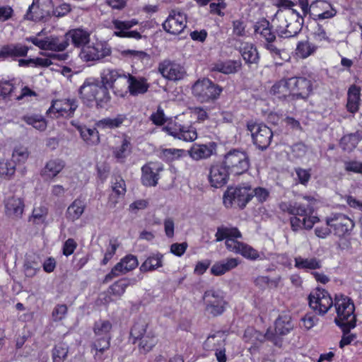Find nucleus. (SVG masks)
I'll list each match as a JSON object with an SVG mask.
<instances>
[{"label":"nucleus","mask_w":362,"mask_h":362,"mask_svg":"<svg viewBox=\"0 0 362 362\" xmlns=\"http://www.w3.org/2000/svg\"><path fill=\"white\" fill-rule=\"evenodd\" d=\"M240 52L243 59L247 64H257L259 54L257 48L251 43L243 42L240 47Z\"/></svg>","instance_id":"38"},{"label":"nucleus","mask_w":362,"mask_h":362,"mask_svg":"<svg viewBox=\"0 0 362 362\" xmlns=\"http://www.w3.org/2000/svg\"><path fill=\"white\" fill-rule=\"evenodd\" d=\"M158 71L165 78L174 81L182 79L186 75V71L182 66L170 59L161 62Z\"/></svg>","instance_id":"21"},{"label":"nucleus","mask_w":362,"mask_h":362,"mask_svg":"<svg viewBox=\"0 0 362 362\" xmlns=\"http://www.w3.org/2000/svg\"><path fill=\"white\" fill-rule=\"evenodd\" d=\"M255 35H259L266 42L276 41V35L272 32L269 23L267 21L258 22L255 26Z\"/></svg>","instance_id":"41"},{"label":"nucleus","mask_w":362,"mask_h":362,"mask_svg":"<svg viewBox=\"0 0 362 362\" xmlns=\"http://www.w3.org/2000/svg\"><path fill=\"white\" fill-rule=\"evenodd\" d=\"M242 63L239 60L218 61L211 65V71H217L224 74H231L238 72Z\"/></svg>","instance_id":"32"},{"label":"nucleus","mask_w":362,"mask_h":362,"mask_svg":"<svg viewBox=\"0 0 362 362\" xmlns=\"http://www.w3.org/2000/svg\"><path fill=\"white\" fill-rule=\"evenodd\" d=\"M68 308L65 304H58L57 305L52 313V319L54 321H61L63 320L66 313H67Z\"/></svg>","instance_id":"64"},{"label":"nucleus","mask_w":362,"mask_h":362,"mask_svg":"<svg viewBox=\"0 0 362 362\" xmlns=\"http://www.w3.org/2000/svg\"><path fill=\"white\" fill-rule=\"evenodd\" d=\"M203 300L206 311L214 317L221 315L227 304L223 293L220 290L209 289L204 292Z\"/></svg>","instance_id":"10"},{"label":"nucleus","mask_w":362,"mask_h":362,"mask_svg":"<svg viewBox=\"0 0 362 362\" xmlns=\"http://www.w3.org/2000/svg\"><path fill=\"white\" fill-rule=\"evenodd\" d=\"M216 242H221L226 239L225 245L228 250L238 254L243 243L235 240L241 238L242 234L236 227H226L221 226L217 228L215 234Z\"/></svg>","instance_id":"11"},{"label":"nucleus","mask_w":362,"mask_h":362,"mask_svg":"<svg viewBox=\"0 0 362 362\" xmlns=\"http://www.w3.org/2000/svg\"><path fill=\"white\" fill-rule=\"evenodd\" d=\"M29 153L26 147L16 146L12 153L11 160L15 163H23L28 159Z\"/></svg>","instance_id":"52"},{"label":"nucleus","mask_w":362,"mask_h":362,"mask_svg":"<svg viewBox=\"0 0 362 362\" xmlns=\"http://www.w3.org/2000/svg\"><path fill=\"white\" fill-rule=\"evenodd\" d=\"M67 38L68 46L69 45L70 41L72 44L77 47H83L87 45L90 40L89 33L82 29H74L66 34Z\"/></svg>","instance_id":"33"},{"label":"nucleus","mask_w":362,"mask_h":362,"mask_svg":"<svg viewBox=\"0 0 362 362\" xmlns=\"http://www.w3.org/2000/svg\"><path fill=\"white\" fill-rule=\"evenodd\" d=\"M252 192L250 185H238L228 187L223 196V202L226 207L230 208L236 204L243 209L252 199Z\"/></svg>","instance_id":"5"},{"label":"nucleus","mask_w":362,"mask_h":362,"mask_svg":"<svg viewBox=\"0 0 362 362\" xmlns=\"http://www.w3.org/2000/svg\"><path fill=\"white\" fill-rule=\"evenodd\" d=\"M125 82L128 83V89L131 95H137L144 94L148 89L147 80L144 77H136L130 74H127Z\"/></svg>","instance_id":"31"},{"label":"nucleus","mask_w":362,"mask_h":362,"mask_svg":"<svg viewBox=\"0 0 362 362\" xmlns=\"http://www.w3.org/2000/svg\"><path fill=\"white\" fill-rule=\"evenodd\" d=\"M288 80L291 94L298 98H306L309 95L312 90L310 81L303 77H293Z\"/></svg>","instance_id":"24"},{"label":"nucleus","mask_w":362,"mask_h":362,"mask_svg":"<svg viewBox=\"0 0 362 362\" xmlns=\"http://www.w3.org/2000/svg\"><path fill=\"white\" fill-rule=\"evenodd\" d=\"M313 38L315 41L330 42L331 40L322 25L317 24L313 31Z\"/></svg>","instance_id":"61"},{"label":"nucleus","mask_w":362,"mask_h":362,"mask_svg":"<svg viewBox=\"0 0 362 362\" xmlns=\"http://www.w3.org/2000/svg\"><path fill=\"white\" fill-rule=\"evenodd\" d=\"M45 57H37L35 59H20L19 66H29L33 64L34 66L48 67L56 64L57 62H64L68 59L69 54L66 53H42Z\"/></svg>","instance_id":"19"},{"label":"nucleus","mask_w":362,"mask_h":362,"mask_svg":"<svg viewBox=\"0 0 362 362\" xmlns=\"http://www.w3.org/2000/svg\"><path fill=\"white\" fill-rule=\"evenodd\" d=\"M238 254H240L244 257L251 260H256L259 257V255L256 250L244 243H243Z\"/></svg>","instance_id":"60"},{"label":"nucleus","mask_w":362,"mask_h":362,"mask_svg":"<svg viewBox=\"0 0 362 362\" xmlns=\"http://www.w3.org/2000/svg\"><path fill=\"white\" fill-rule=\"evenodd\" d=\"M222 88L209 78L199 79L192 86L193 95L202 103L216 99Z\"/></svg>","instance_id":"9"},{"label":"nucleus","mask_w":362,"mask_h":362,"mask_svg":"<svg viewBox=\"0 0 362 362\" xmlns=\"http://www.w3.org/2000/svg\"><path fill=\"white\" fill-rule=\"evenodd\" d=\"M127 121V117L125 115H119L114 118L107 117L104 118L100 121H98L96 124L95 128L90 129L88 128L84 125L80 124H74V126L77 128L80 136H93L95 134V132L98 133V131H106L107 129H115L120 127L122 124Z\"/></svg>","instance_id":"13"},{"label":"nucleus","mask_w":362,"mask_h":362,"mask_svg":"<svg viewBox=\"0 0 362 362\" xmlns=\"http://www.w3.org/2000/svg\"><path fill=\"white\" fill-rule=\"evenodd\" d=\"M272 22L276 25L279 35L288 38L296 36L301 30L303 18L296 10L285 8L276 13Z\"/></svg>","instance_id":"1"},{"label":"nucleus","mask_w":362,"mask_h":362,"mask_svg":"<svg viewBox=\"0 0 362 362\" xmlns=\"http://www.w3.org/2000/svg\"><path fill=\"white\" fill-rule=\"evenodd\" d=\"M148 322L144 319H139L130 331L133 344L139 341L138 346L141 353L149 352L156 345L158 340L153 331H147Z\"/></svg>","instance_id":"4"},{"label":"nucleus","mask_w":362,"mask_h":362,"mask_svg":"<svg viewBox=\"0 0 362 362\" xmlns=\"http://www.w3.org/2000/svg\"><path fill=\"white\" fill-rule=\"evenodd\" d=\"M334 305L337 315L334 322L341 329L343 333H349L351 329L356 327V321L353 300L342 294L335 295Z\"/></svg>","instance_id":"2"},{"label":"nucleus","mask_w":362,"mask_h":362,"mask_svg":"<svg viewBox=\"0 0 362 362\" xmlns=\"http://www.w3.org/2000/svg\"><path fill=\"white\" fill-rule=\"evenodd\" d=\"M361 88L356 85L349 87L347 93V110L355 114L359 109Z\"/></svg>","instance_id":"35"},{"label":"nucleus","mask_w":362,"mask_h":362,"mask_svg":"<svg viewBox=\"0 0 362 362\" xmlns=\"http://www.w3.org/2000/svg\"><path fill=\"white\" fill-rule=\"evenodd\" d=\"M243 339L245 341L256 345L266 340V333L262 334L253 327H248L245 331Z\"/></svg>","instance_id":"48"},{"label":"nucleus","mask_w":362,"mask_h":362,"mask_svg":"<svg viewBox=\"0 0 362 362\" xmlns=\"http://www.w3.org/2000/svg\"><path fill=\"white\" fill-rule=\"evenodd\" d=\"M316 46L308 41L300 42L297 45V54L302 58H307L316 49Z\"/></svg>","instance_id":"54"},{"label":"nucleus","mask_w":362,"mask_h":362,"mask_svg":"<svg viewBox=\"0 0 362 362\" xmlns=\"http://www.w3.org/2000/svg\"><path fill=\"white\" fill-rule=\"evenodd\" d=\"M240 261L238 258H227L216 262L211 268V273L214 276H221L238 267Z\"/></svg>","instance_id":"34"},{"label":"nucleus","mask_w":362,"mask_h":362,"mask_svg":"<svg viewBox=\"0 0 362 362\" xmlns=\"http://www.w3.org/2000/svg\"><path fill=\"white\" fill-rule=\"evenodd\" d=\"M24 120L28 124L33 126L40 131L45 129L47 127L45 120L40 115H27L24 117Z\"/></svg>","instance_id":"53"},{"label":"nucleus","mask_w":362,"mask_h":362,"mask_svg":"<svg viewBox=\"0 0 362 362\" xmlns=\"http://www.w3.org/2000/svg\"><path fill=\"white\" fill-rule=\"evenodd\" d=\"M295 267L303 269H317L321 268L322 264L320 260L315 257L303 258L298 257L295 258Z\"/></svg>","instance_id":"47"},{"label":"nucleus","mask_w":362,"mask_h":362,"mask_svg":"<svg viewBox=\"0 0 362 362\" xmlns=\"http://www.w3.org/2000/svg\"><path fill=\"white\" fill-rule=\"evenodd\" d=\"M124 261L120 260L119 262L116 264L115 267L112 269L111 272L108 273L104 279L105 282H108L112 280L113 278L117 277L121 274H124L128 272V270H126L125 265L124 264Z\"/></svg>","instance_id":"57"},{"label":"nucleus","mask_w":362,"mask_h":362,"mask_svg":"<svg viewBox=\"0 0 362 362\" xmlns=\"http://www.w3.org/2000/svg\"><path fill=\"white\" fill-rule=\"evenodd\" d=\"M24 272L27 277L32 278L40 270V267L36 262L25 261L23 265Z\"/></svg>","instance_id":"63"},{"label":"nucleus","mask_w":362,"mask_h":362,"mask_svg":"<svg viewBox=\"0 0 362 362\" xmlns=\"http://www.w3.org/2000/svg\"><path fill=\"white\" fill-rule=\"evenodd\" d=\"M281 278L269 279L268 276H259L254 280L255 286L261 290L267 288H277L280 282Z\"/></svg>","instance_id":"49"},{"label":"nucleus","mask_w":362,"mask_h":362,"mask_svg":"<svg viewBox=\"0 0 362 362\" xmlns=\"http://www.w3.org/2000/svg\"><path fill=\"white\" fill-rule=\"evenodd\" d=\"M27 42H32L40 49L52 52H63L68 47L66 35L62 37L45 36L42 31L25 38Z\"/></svg>","instance_id":"6"},{"label":"nucleus","mask_w":362,"mask_h":362,"mask_svg":"<svg viewBox=\"0 0 362 362\" xmlns=\"http://www.w3.org/2000/svg\"><path fill=\"white\" fill-rule=\"evenodd\" d=\"M247 128L251 136H264L269 134L273 136L272 129L263 123H258L251 120L247 122Z\"/></svg>","instance_id":"45"},{"label":"nucleus","mask_w":362,"mask_h":362,"mask_svg":"<svg viewBox=\"0 0 362 362\" xmlns=\"http://www.w3.org/2000/svg\"><path fill=\"white\" fill-rule=\"evenodd\" d=\"M48 213V209L45 206H40L34 207L29 221L32 218L35 223L39 224L43 223Z\"/></svg>","instance_id":"56"},{"label":"nucleus","mask_w":362,"mask_h":362,"mask_svg":"<svg viewBox=\"0 0 362 362\" xmlns=\"http://www.w3.org/2000/svg\"><path fill=\"white\" fill-rule=\"evenodd\" d=\"M126 192L125 182L121 177L116 179L112 186V194L109 197V204L110 207H115L117 202V197L124 195Z\"/></svg>","instance_id":"46"},{"label":"nucleus","mask_w":362,"mask_h":362,"mask_svg":"<svg viewBox=\"0 0 362 362\" xmlns=\"http://www.w3.org/2000/svg\"><path fill=\"white\" fill-rule=\"evenodd\" d=\"M183 150L168 148L163 149L160 153V158L165 161H171L181 156Z\"/></svg>","instance_id":"58"},{"label":"nucleus","mask_w":362,"mask_h":362,"mask_svg":"<svg viewBox=\"0 0 362 362\" xmlns=\"http://www.w3.org/2000/svg\"><path fill=\"white\" fill-rule=\"evenodd\" d=\"M114 155L117 159L124 158L131 152L130 142L124 139L119 148H115L114 150Z\"/></svg>","instance_id":"62"},{"label":"nucleus","mask_w":362,"mask_h":362,"mask_svg":"<svg viewBox=\"0 0 362 362\" xmlns=\"http://www.w3.org/2000/svg\"><path fill=\"white\" fill-rule=\"evenodd\" d=\"M25 208L23 199L16 197L8 198L5 202V213L10 218L18 220L22 218Z\"/></svg>","instance_id":"27"},{"label":"nucleus","mask_w":362,"mask_h":362,"mask_svg":"<svg viewBox=\"0 0 362 362\" xmlns=\"http://www.w3.org/2000/svg\"><path fill=\"white\" fill-rule=\"evenodd\" d=\"M69 346L64 343H59L54 346L52 351L53 362H64L68 356Z\"/></svg>","instance_id":"50"},{"label":"nucleus","mask_w":362,"mask_h":362,"mask_svg":"<svg viewBox=\"0 0 362 362\" xmlns=\"http://www.w3.org/2000/svg\"><path fill=\"white\" fill-rule=\"evenodd\" d=\"M49 4V0H33L25 14L26 18L34 21L42 20L49 13V5H47Z\"/></svg>","instance_id":"25"},{"label":"nucleus","mask_w":362,"mask_h":362,"mask_svg":"<svg viewBox=\"0 0 362 362\" xmlns=\"http://www.w3.org/2000/svg\"><path fill=\"white\" fill-rule=\"evenodd\" d=\"M111 54V48L105 43L96 42L93 45L83 47L79 54L81 59L84 62L100 60Z\"/></svg>","instance_id":"16"},{"label":"nucleus","mask_w":362,"mask_h":362,"mask_svg":"<svg viewBox=\"0 0 362 362\" xmlns=\"http://www.w3.org/2000/svg\"><path fill=\"white\" fill-rule=\"evenodd\" d=\"M186 25L187 15L180 10H173L163 23V27L166 32L178 35L186 28Z\"/></svg>","instance_id":"20"},{"label":"nucleus","mask_w":362,"mask_h":362,"mask_svg":"<svg viewBox=\"0 0 362 362\" xmlns=\"http://www.w3.org/2000/svg\"><path fill=\"white\" fill-rule=\"evenodd\" d=\"M79 93L84 102L95 101L101 108L105 107L111 98L108 88L95 78H86L79 88Z\"/></svg>","instance_id":"3"},{"label":"nucleus","mask_w":362,"mask_h":362,"mask_svg":"<svg viewBox=\"0 0 362 362\" xmlns=\"http://www.w3.org/2000/svg\"><path fill=\"white\" fill-rule=\"evenodd\" d=\"M309 305L319 315H324L334 305L329 293L323 288H317L314 293L308 296Z\"/></svg>","instance_id":"15"},{"label":"nucleus","mask_w":362,"mask_h":362,"mask_svg":"<svg viewBox=\"0 0 362 362\" xmlns=\"http://www.w3.org/2000/svg\"><path fill=\"white\" fill-rule=\"evenodd\" d=\"M216 144L209 142L205 144H194L189 151L190 156L194 160L206 159L216 153Z\"/></svg>","instance_id":"29"},{"label":"nucleus","mask_w":362,"mask_h":362,"mask_svg":"<svg viewBox=\"0 0 362 362\" xmlns=\"http://www.w3.org/2000/svg\"><path fill=\"white\" fill-rule=\"evenodd\" d=\"M127 74L122 71L114 69H104L100 73V83L107 88L116 89L115 83L118 80H126Z\"/></svg>","instance_id":"30"},{"label":"nucleus","mask_w":362,"mask_h":362,"mask_svg":"<svg viewBox=\"0 0 362 362\" xmlns=\"http://www.w3.org/2000/svg\"><path fill=\"white\" fill-rule=\"evenodd\" d=\"M16 171V164L12 160H0V175L10 180Z\"/></svg>","instance_id":"51"},{"label":"nucleus","mask_w":362,"mask_h":362,"mask_svg":"<svg viewBox=\"0 0 362 362\" xmlns=\"http://www.w3.org/2000/svg\"><path fill=\"white\" fill-rule=\"evenodd\" d=\"M120 54L123 57L130 58L133 60H143L148 58V55L144 51L124 49L122 50Z\"/></svg>","instance_id":"59"},{"label":"nucleus","mask_w":362,"mask_h":362,"mask_svg":"<svg viewBox=\"0 0 362 362\" xmlns=\"http://www.w3.org/2000/svg\"><path fill=\"white\" fill-rule=\"evenodd\" d=\"M289 315H280L275 321L274 331L279 335H286L293 327Z\"/></svg>","instance_id":"43"},{"label":"nucleus","mask_w":362,"mask_h":362,"mask_svg":"<svg viewBox=\"0 0 362 362\" xmlns=\"http://www.w3.org/2000/svg\"><path fill=\"white\" fill-rule=\"evenodd\" d=\"M270 95L274 99H284L291 95L288 86V80H281L274 83L270 90Z\"/></svg>","instance_id":"39"},{"label":"nucleus","mask_w":362,"mask_h":362,"mask_svg":"<svg viewBox=\"0 0 362 362\" xmlns=\"http://www.w3.org/2000/svg\"><path fill=\"white\" fill-rule=\"evenodd\" d=\"M136 279L135 278H122L112 285L107 289V293L114 296L120 298L126 291V288L129 286L136 284Z\"/></svg>","instance_id":"36"},{"label":"nucleus","mask_w":362,"mask_h":362,"mask_svg":"<svg viewBox=\"0 0 362 362\" xmlns=\"http://www.w3.org/2000/svg\"><path fill=\"white\" fill-rule=\"evenodd\" d=\"M326 223L334 230V234L339 237L350 235L354 227L353 220L340 213L332 214L327 217Z\"/></svg>","instance_id":"14"},{"label":"nucleus","mask_w":362,"mask_h":362,"mask_svg":"<svg viewBox=\"0 0 362 362\" xmlns=\"http://www.w3.org/2000/svg\"><path fill=\"white\" fill-rule=\"evenodd\" d=\"M65 163L64 160L59 158L50 160L48 161L42 170V175L48 177H54L64 168Z\"/></svg>","instance_id":"42"},{"label":"nucleus","mask_w":362,"mask_h":362,"mask_svg":"<svg viewBox=\"0 0 362 362\" xmlns=\"http://www.w3.org/2000/svg\"><path fill=\"white\" fill-rule=\"evenodd\" d=\"M230 173L240 175L246 173L250 168V159L245 152L238 149L229 151L222 160Z\"/></svg>","instance_id":"7"},{"label":"nucleus","mask_w":362,"mask_h":362,"mask_svg":"<svg viewBox=\"0 0 362 362\" xmlns=\"http://www.w3.org/2000/svg\"><path fill=\"white\" fill-rule=\"evenodd\" d=\"M15 88L14 84L8 80H0V100H7Z\"/></svg>","instance_id":"55"},{"label":"nucleus","mask_w":362,"mask_h":362,"mask_svg":"<svg viewBox=\"0 0 362 362\" xmlns=\"http://www.w3.org/2000/svg\"><path fill=\"white\" fill-rule=\"evenodd\" d=\"M139 24V21L136 18L128 20L114 19L112 21L113 35L121 38H132L136 40L141 39V33L144 29L132 30L133 27Z\"/></svg>","instance_id":"12"},{"label":"nucleus","mask_w":362,"mask_h":362,"mask_svg":"<svg viewBox=\"0 0 362 362\" xmlns=\"http://www.w3.org/2000/svg\"><path fill=\"white\" fill-rule=\"evenodd\" d=\"M230 174L223 161L215 162L209 168V182L213 187H222L228 183Z\"/></svg>","instance_id":"18"},{"label":"nucleus","mask_w":362,"mask_h":362,"mask_svg":"<svg viewBox=\"0 0 362 362\" xmlns=\"http://www.w3.org/2000/svg\"><path fill=\"white\" fill-rule=\"evenodd\" d=\"M112 328V325L109 320H99L94 323L93 332L95 339L93 346L96 351L103 353L110 348Z\"/></svg>","instance_id":"8"},{"label":"nucleus","mask_w":362,"mask_h":362,"mask_svg":"<svg viewBox=\"0 0 362 362\" xmlns=\"http://www.w3.org/2000/svg\"><path fill=\"white\" fill-rule=\"evenodd\" d=\"M224 342L223 333L218 332L216 334H211L204 342V346L207 349H216V357L218 362H226V356L225 349H218L216 348V346H221Z\"/></svg>","instance_id":"28"},{"label":"nucleus","mask_w":362,"mask_h":362,"mask_svg":"<svg viewBox=\"0 0 362 362\" xmlns=\"http://www.w3.org/2000/svg\"><path fill=\"white\" fill-rule=\"evenodd\" d=\"M163 255L159 252L152 253L140 267V271L147 272L163 266Z\"/></svg>","instance_id":"40"},{"label":"nucleus","mask_w":362,"mask_h":362,"mask_svg":"<svg viewBox=\"0 0 362 362\" xmlns=\"http://www.w3.org/2000/svg\"><path fill=\"white\" fill-rule=\"evenodd\" d=\"M163 170V165L157 162H149L141 168V182L146 187H155L160 178L159 173Z\"/></svg>","instance_id":"22"},{"label":"nucleus","mask_w":362,"mask_h":362,"mask_svg":"<svg viewBox=\"0 0 362 362\" xmlns=\"http://www.w3.org/2000/svg\"><path fill=\"white\" fill-rule=\"evenodd\" d=\"M86 209V204L83 201L76 199L67 208L65 216L71 222L80 218Z\"/></svg>","instance_id":"37"},{"label":"nucleus","mask_w":362,"mask_h":362,"mask_svg":"<svg viewBox=\"0 0 362 362\" xmlns=\"http://www.w3.org/2000/svg\"><path fill=\"white\" fill-rule=\"evenodd\" d=\"M29 47L21 43L7 44L0 47V58L16 60L18 57H25Z\"/></svg>","instance_id":"26"},{"label":"nucleus","mask_w":362,"mask_h":362,"mask_svg":"<svg viewBox=\"0 0 362 362\" xmlns=\"http://www.w3.org/2000/svg\"><path fill=\"white\" fill-rule=\"evenodd\" d=\"M336 13L331 4L326 1L316 0L310 4V15L315 20L331 18Z\"/></svg>","instance_id":"23"},{"label":"nucleus","mask_w":362,"mask_h":362,"mask_svg":"<svg viewBox=\"0 0 362 362\" xmlns=\"http://www.w3.org/2000/svg\"><path fill=\"white\" fill-rule=\"evenodd\" d=\"M78 107L76 99H63L53 101L52 106L47 110L51 117H71Z\"/></svg>","instance_id":"17"},{"label":"nucleus","mask_w":362,"mask_h":362,"mask_svg":"<svg viewBox=\"0 0 362 362\" xmlns=\"http://www.w3.org/2000/svg\"><path fill=\"white\" fill-rule=\"evenodd\" d=\"M303 199L305 200H307L308 203L295 202L296 216L304 217L313 214L314 207L313 205V202H315L314 198L305 196L303 197Z\"/></svg>","instance_id":"44"}]
</instances>
